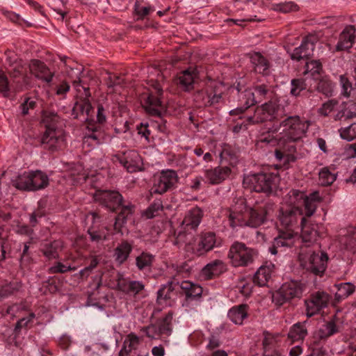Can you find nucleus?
Returning a JSON list of instances; mask_svg holds the SVG:
<instances>
[{
  "instance_id": "1",
  "label": "nucleus",
  "mask_w": 356,
  "mask_h": 356,
  "mask_svg": "<svg viewBox=\"0 0 356 356\" xmlns=\"http://www.w3.org/2000/svg\"><path fill=\"white\" fill-rule=\"evenodd\" d=\"M310 125L308 120L300 118L298 115L289 116L282 121L278 127H273V132L278 133L279 148L275 151V158L283 163L289 164L296 160V146L293 143L303 138Z\"/></svg>"
},
{
  "instance_id": "2",
  "label": "nucleus",
  "mask_w": 356,
  "mask_h": 356,
  "mask_svg": "<svg viewBox=\"0 0 356 356\" xmlns=\"http://www.w3.org/2000/svg\"><path fill=\"white\" fill-rule=\"evenodd\" d=\"M271 207L268 204L250 207L245 198L239 197L234 200L226 215L233 229L238 227L257 228L266 222Z\"/></svg>"
},
{
  "instance_id": "3",
  "label": "nucleus",
  "mask_w": 356,
  "mask_h": 356,
  "mask_svg": "<svg viewBox=\"0 0 356 356\" xmlns=\"http://www.w3.org/2000/svg\"><path fill=\"white\" fill-rule=\"evenodd\" d=\"M42 122L46 131L42 138V144L45 148L56 150L64 144V133L58 127L59 117L54 113L44 112L42 115Z\"/></svg>"
},
{
  "instance_id": "4",
  "label": "nucleus",
  "mask_w": 356,
  "mask_h": 356,
  "mask_svg": "<svg viewBox=\"0 0 356 356\" xmlns=\"http://www.w3.org/2000/svg\"><path fill=\"white\" fill-rule=\"evenodd\" d=\"M298 258L300 265L315 275H321L327 268L328 256L325 252L319 254L312 248L300 247Z\"/></svg>"
},
{
  "instance_id": "5",
  "label": "nucleus",
  "mask_w": 356,
  "mask_h": 356,
  "mask_svg": "<svg viewBox=\"0 0 356 356\" xmlns=\"http://www.w3.org/2000/svg\"><path fill=\"white\" fill-rule=\"evenodd\" d=\"M279 177L273 173H259L249 175L243 179V186L258 193H270L279 182Z\"/></svg>"
},
{
  "instance_id": "6",
  "label": "nucleus",
  "mask_w": 356,
  "mask_h": 356,
  "mask_svg": "<svg viewBox=\"0 0 356 356\" xmlns=\"http://www.w3.org/2000/svg\"><path fill=\"white\" fill-rule=\"evenodd\" d=\"M287 195L289 204L288 207L302 209L304 207L307 217H310L315 213L317 208L316 202L321 200L318 192H314L307 196L302 191L291 190Z\"/></svg>"
},
{
  "instance_id": "7",
  "label": "nucleus",
  "mask_w": 356,
  "mask_h": 356,
  "mask_svg": "<svg viewBox=\"0 0 356 356\" xmlns=\"http://www.w3.org/2000/svg\"><path fill=\"white\" fill-rule=\"evenodd\" d=\"M202 211L198 207H193L186 213L177 229V236L175 244L186 242L185 238L188 235H192L193 232L196 231L202 220Z\"/></svg>"
},
{
  "instance_id": "8",
  "label": "nucleus",
  "mask_w": 356,
  "mask_h": 356,
  "mask_svg": "<svg viewBox=\"0 0 356 356\" xmlns=\"http://www.w3.org/2000/svg\"><path fill=\"white\" fill-rule=\"evenodd\" d=\"M256 252L241 242H234L230 247L228 258L234 267L247 266L252 264Z\"/></svg>"
},
{
  "instance_id": "9",
  "label": "nucleus",
  "mask_w": 356,
  "mask_h": 356,
  "mask_svg": "<svg viewBox=\"0 0 356 356\" xmlns=\"http://www.w3.org/2000/svg\"><path fill=\"white\" fill-rule=\"evenodd\" d=\"M222 239L218 237L214 232H208L202 233L198 241L191 245L186 244L187 251H191L196 256H202L216 247L220 246Z\"/></svg>"
},
{
  "instance_id": "10",
  "label": "nucleus",
  "mask_w": 356,
  "mask_h": 356,
  "mask_svg": "<svg viewBox=\"0 0 356 356\" xmlns=\"http://www.w3.org/2000/svg\"><path fill=\"white\" fill-rule=\"evenodd\" d=\"M179 179L177 173L172 170H162L154 177L153 184L149 190L150 194L162 195L172 188Z\"/></svg>"
},
{
  "instance_id": "11",
  "label": "nucleus",
  "mask_w": 356,
  "mask_h": 356,
  "mask_svg": "<svg viewBox=\"0 0 356 356\" xmlns=\"http://www.w3.org/2000/svg\"><path fill=\"white\" fill-rule=\"evenodd\" d=\"M302 293V289L300 284L294 281L286 282L282 286L273 293V302L281 306L295 298H300Z\"/></svg>"
},
{
  "instance_id": "12",
  "label": "nucleus",
  "mask_w": 356,
  "mask_h": 356,
  "mask_svg": "<svg viewBox=\"0 0 356 356\" xmlns=\"http://www.w3.org/2000/svg\"><path fill=\"white\" fill-rule=\"evenodd\" d=\"M151 88H149V93L143 97L145 107L148 113L153 115H159L162 109V104L160 97L162 95L163 90L157 81L151 80Z\"/></svg>"
},
{
  "instance_id": "13",
  "label": "nucleus",
  "mask_w": 356,
  "mask_h": 356,
  "mask_svg": "<svg viewBox=\"0 0 356 356\" xmlns=\"http://www.w3.org/2000/svg\"><path fill=\"white\" fill-rule=\"evenodd\" d=\"M278 104L275 101H269L257 107L252 116L247 118L249 124H254L268 120H272L276 117Z\"/></svg>"
},
{
  "instance_id": "14",
  "label": "nucleus",
  "mask_w": 356,
  "mask_h": 356,
  "mask_svg": "<svg viewBox=\"0 0 356 356\" xmlns=\"http://www.w3.org/2000/svg\"><path fill=\"white\" fill-rule=\"evenodd\" d=\"M94 198L95 201L112 211L118 209L123 201L121 194L115 191H97Z\"/></svg>"
},
{
  "instance_id": "15",
  "label": "nucleus",
  "mask_w": 356,
  "mask_h": 356,
  "mask_svg": "<svg viewBox=\"0 0 356 356\" xmlns=\"http://www.w3.org/2000/svg\"><path fill=\"white\" fill-rule=\"evenodd\" d=\"M114 162L119 161L128 172H134L141 169L142 159L136 150H129L122 155H115L113 158Z\"/></svg>"
},
{
  "instance_id": "16",
  "label": "nucleus",
  "mask_w": 356,
  "mask_h": 356,
  "mask_svg": "<svg viewBox=\"0 0 356 356\" xmlns=\"http://www.w3.org/2000/svg\"><path fill=\"white\" fill-rule=\"evenodd\" d=\"M330 296L323 291H318L312 295L309 300L305 301L307 316L311 317L318 314L327 306Z\"/></svg>"
},
{
  "instance_id": "17",
  "label": "nucleus",
  "mask_w": 356,
  "mask_h": 356,
  "mask_svg": "<svg viewBox=\"0 0 356 356\" xmlns=\"http://www.w3.org/2000/svg\"><path fill=\"white\" fill-rule=\"evenodd\" d=\"M298 236L291 229L286 231H280L279 234L274 238L269 251L272 254H276L280 248H289L294 245Z\"/></svg>"
},
{
  "instance_id": "18",
  "label": "nucleus",
  "mask_w": 356,
  "mask_h": 356,
  "mask_svg": "<svg viewBox=\"0 0 356 356\" xmlns=\"http://www.w3.org/2000/svg\"><path fill=\"white\" fill-rule=\"evenodd\" d=\"M221 99V93L216 92L212 87H207L197 92L194 95V100L200 107L214 105L219 103Z\"/></svg>"
},
{
  "instance_id": "19",
  "label": "nucleus",
  "mask_w": 356,
  "mask_h": 356,
  "mask_svg": "<svg viewBox=\"0 0 356 356\" xmlns=\"http://www.w3.org/2000/svg\"><path fill=\"white\" fill-rule=\"evenodd\" d=\"M303 214L302 209H293L291 207H282L280 210L279 220L280 224L291 229L297 224L299 217Z\"/></svg>"
},
{
  "instance_id": "20",
  "label": "nucleus",
  "mask_w": 356,
  "mask_h": 356,
  "mask_svg": "<svg viewBox=\"0 0 356 356\" xmlns=\"http://www.w3.org/2000/svg\"><path fill=\"white\" fill-rule=\"evenodd\" d=\"M30 72L38 79L49 83L53 79L54 73L42 62L38 60H31L29 64Z\"/></svg>"
},
{
  "instance_id": "21",
  "label": "nucleus",
  "mask_w": 356,
  "mask_h": 356,
  "mask_svg": "<svg viewBox=\"0 0 356 356\" xmlns=\"http://www.w3.org/2000/svg\"><path fill=\"white\" fill-rule=\"evenodd\" d=\"M355 32L356 29L354 26H346L339 35L336 51H341L351 48L355 42Z\"/></svg>"
},
{
  "instance_id": "22",
  "label": "nucleus",
  "mask_w": 356,
  "mask_h": 356,
  "mask_svg": "<svg viewBox=\"0 0 356 356\" xmlns=\"http://www.w3.org/2000/svg\"><path fill=\"white\" fill-rule=\"evenodd\" d=\"M227 270V265L220 259H216L207 264L201 270V277L205 280H211L220 275Z\"/></svg>"
},
{
  "instance_id": "23",
  "label": "nucleus",
  "mask_w": 356,
  "mask_h": 356,
  "mask_svg": "<svg viewBox=\"0 0 356 356\" xmlns=\"http://www.w3.org/2000/svg\"><path fill=\"white\" fill-rule=\"evenodd\" d=\"M314 47V43L309 38H306L299 47L293 49L291 54V58L297 61L307 60L313 55Z\"/></svg>"
},
{
  "instance_id": "24",
  "label": "nucleus",
  "mask_w": 356,
  "mask_h": 356,
  "mask_svg": "<svg viewBox=\"0 0 356 356\" xmlns=\"http://www.w3.org/2000/svg\"><path fill=\"white\" fill-rule=\"evenodd\" d=\"M231 173L229 167H216L207 169L204 171V177L211 184H218L226 179Z\"/></svg>"
},
{
  "instance_id": "25",
  "label": "nucleus",
  "mask_w": 356,
  "mask_h": 356,
  "mask_svg": "<svg viewBox=\"0 0 356 356\" xmlns=\"http://www.w3.org/2000/svg\"><path fill=\"white\" fill-rule=\"evenodd\" d=\"M118 209L120 212L115 218L114 227L115 230L120 232L127 222L132 218L135 211V207L130 203L127 204L122 203Z\"/></svg>"
},
{
  "instance_id": "26",
  "label": "nucleus",
  "mask_w": 356,
  "mask_h": 356,
  "mask_svg": "<svg viewBox=\"0 0 356 356\" xmlns=\"http://www.w3.org/2000/svg\"><path fill=\"white\" fill-rule=\"evenodd\" d=\"M92 111V106L89 100L84 97L77 101L72 108V115L75 119L87 120Z\"/></svg>"
},
{
  "instance_id": "27",
  "label": "nucleus",
  "mask_w": 356,
  "mask_h": 356,
  "mask_svg": "<svg viewBox=\"0 0 356 356\" xmlns=\"http://www.w3.org/2000/svg\"><path fill=\"white\" fill-rule=\"evenodd\" d=\"M92 111V106L89 100L84 97L77 101L72 108V115L75 119L87 120Z\"/></svg>"
},
{
  "instance_id": "28",
  "label": "nucleus",
  "mask_w": 356,
  "mask_h": 356,
  "mask_svg": "<svg viewBox=\"0 0 356 356\" xmlns=\"http://www.w3.org/2000/svg\"><path fill=\"white\" fill-rule=\"evenodd\" d=\"M176 286H177V283L174 281L168 282L166 284L163 285L158 291L157 302L159 304L170 305L171 302L170 300H171L174 296V291L175 290Z\"/></svg>"
},
{
  "instance_id": "29",
  "label": "nucleus",
  "mask_w": 356,
  "mask_h": 356,
  "mask_svg": "<svg viewBox=\"0 0 356 356\" xmlns=\"http://www.w3.org/2000/svg\"><path fill=\"white\" fill-rule=\"evenodd\" d=\"M177 285L181 289L186 298L195 299L202 296V288L197 284L183 281L181 283L177 282Z\"/></svg>"
},
{
  "instance_id": "30",
  "label": "nucleus",
  "mask_w": 356,
  "mask_h": 356,
  "mask_svg": "<svg viewBox=\"0 0 356 356\" xmlns=\"http://www.w3.org/2000/svg\"><path fill=\"white\" fill-rule=\"evenodd\" d=\"M306 219L305 217L301 218V229H302V240L303 245L301 247L306 248H312L311 245L314 243L317 238V232L314 229H311L305 225Z\"/></svg>"
},
{
  "instance_id": "31",
  "label": "nucleus",
  "mask_w": 356,
  "mask_h": 356,
  "mask_svg": "<svg viewBox=\"0 0 356 356\" xmlns=\"http://www.w3.org/2000/svg\"><path fill=\"white\" fill-rule=\"evenodd\" d=\"M248 306L240 305L231 308L228 312L229 318L235 324L241 325L248 317Z\"/></svg>"
},
{
  "instance_id": "32",
  "label": "nucleus",
  "mask_w": 356,
  "mask_h": 356,
  "mask_svg": "<svg viewBox=\"0 0 356 356\" xmlns=\"http://www.w3.org/2000/svg\"><path fill=\"white\" fill-rule=\"evenodd\" d=\"M197 77V72L195 70L188 69L179 75V84L184 90H190L193 88L195 79Z\"/></svg>"
},
{
  "instance_id": "33",
  "label": "nucleus",
  "mask_w": 356,
  "mask_h": 356,
  "mask_svg": "<svg viewBox=\"0 0 356 356\" xmlns=\"http://www.w3.org/2000/svg\"><path fill=\"white\" fill-rule=\"evenodd\" d=\"M31 191L45 188L49 184L47 175L40 170L30 171Z\"/></svg>"
},
{
  "instance_id": "34",
  "label": "nucleus",
  "mask_w": 356,
  "mask_h": 356,
  "mask_svg": "<svg viewBox=\"0 0 356 356\" xmlns=\"http://www.w3.org/2000/svg\"><path fill=\"white\" fill-rule=\"evenodd\" d=\"M250 61L256 72L266 74L270 67L268 60L260 53L254 52L250 56Z\"/></svg>"
},
{
  "instance_id": "35",
  "label": "nucleus",
  "mask_w": 356,
  "mask_h": 356,
  "mask_svg": "<svg viewBox=\"0 0 356 356\" xmlns=\"http://www.w3.org/2000/svg\"><path fill=\"white\" fill-rule=\"evenodd\" d=\"M305 323H297L291 327L288 337L292 342L302 341L307 335Z\"/></svg>"
},
{
  "instance_id": "36",
  "label": "nucleus",
  "mask_w": 356,
  "mask_h": 356,
  "mask_svg": "<svg viewBox=\"0 0 356 356\" xmlns=\"http://www.w3.org/2000/svg\"><path fill=\"white\" fill-rule=\"evenodd\" d=\"M118 286L122 291L134 295L144 289V284L140 281H119Z\"/></svg>"
},
{
  "instance_id": "37",
  "label": "nucleus",
  "mask_w": 356,
  "mask_h": 356,
  "mask_svg": "<svg viewBox=\"0 0 356 356\" xmlns=\"http://www.w3.org/2000/svg\"><path fill=\"white\" fill-rule=\"evenodd\" d=\"M272 268L268 266H261L254 276V283L259 286H266L271 277Z\"/></svg>"
},
{
  "instance_id": "38",
  "label": "nucleus",
  "mask_w": 356,
  "mask_h": 356,
  "mask_svg": "<svg viewBox=\"0 0 356 356\" xmlns=\"http://www.w3.org/2000/svg\"><path fill=\"white\" fill-rule=\"evenodd\" d=\"M132 250L131 245L127 241H123L119 244L115 250V261L120 264H123L129 257Z\"/></svg>"
},
{
  "instance_id": "39",
  "label": "nucleus",
  "mask_w": 356,
  "mask_h": 356,
  "mask_svg": "<svg viewBox=\"0 0 356 356\" xmlns=\"http://www.w3.org/2000/svg\"><path fill=\"white\" fill-rule=\"evenodd\" d=\"M62 248V243L59 241H54L52 243H47L41 249L44 256L49 260L59 257L58 250Z\"/></svg>"
},
{
  "instance_id": "40",
  "label": "nucleus",
  "mask_w": 356,
  "mask_h": 356,
  "mask_svg": "<svg viewBox=\"0 0 356 356\" xmlns=\"http://www.w3.org/2000/svg\"><path fill=\"white\" fill-rule=\"evenodd\" d=\"M12 183L19 190L31 191L30 171L19 175L12 180Z\"/></svg>"
},
{
  "instance_id": "41",
  "label": "nucleus",
  "mask_w": 356,
  "mask_h": 356,
  "mask_svg": "<svg viewBox=\"0 0 356 356\" xmlns=\"http://www.w3.org/2000/svg\"><path fill=\"white\" fill-rule=\"evenodd\" d=\"M139 343V338L134 334H129L125 339L123 346L119 353V356H126L133 350L136 349Z\"/></svg>"
},
{
  "instance_id": "42",
  "label": "nucleus",
  "mask_w": 356,
  "mask_h": 356,
  "mask_svg": "<svg viewBox=\"0 0 356 356\" xmlns=\"http://www.w3.org/2000/svg\"><path fill=\"white\" fill-rule=\"evenodd\" d=\"M334 287L337 289V292L335 294L337 300L346 298L353 294L355 290V286L350 282L337 284L334 285Z\"/></svg>"
},
{
  "instance_id": "43",
  "label": "nucleus",
  "mask_w": 356,
  "mask_h": 356,
  "mask_svg": "<svg viewBox=\"0 0 356 356\" xmlns=\"http://www.w3.org/2000/svg\"><path fill=\"white\" fill-rule=\"evenodd\" d=\"M155 259L154 255L143 252L140 255L136 258V264L140 270L145 268H150Z\"/></svg>"
},
{
  "instance_id": "44",
  "label": "nucleus",
  "mask_w": 356,
  "mask_h": 356,
  "mask_svg": "<svg viewBox=\"0 0 356 356\" xmlns=\"http://www.w3.org/2000/svg\"><path fill=\"white\" fill-rule=\"evenodd\" d=\"M173 314L168 312L163 318L159 321L156 324L161 335H170L172 332V321Z\"/></svg>"
},
{
  "instance_id": "45",
  "label": "nucleus",
  "mask_w": 356,
  "mask_h": 356,
  "mask_svg": "<svg viewBox=\"0 0 356 356\" xmlns=\"http://www.w3.org/2000/svg\"><path fill=\"white\" fill-rule=\"evenodd\" d=\"M317 90L325 96H331L334 90V84L327 77L322 78L318 83Z\"/></svg>"
},
{
  "instance_id": "46",
  "label": "nucleus",
  "mask_w": 356,
  "mask_h": 356,
  "mask_svg": "<svg viewBox=\"0 0 356 356\" xmlns=\"http://www.w3.org/2000/svg\"><path fill=\"white\" fill-rule=\"evenodd\" d=\"M257 102H261L265 99L270 97L273 92L264 84L257 85L253 88Z\"/></svg>"
},
{
  "instance_id": "47",
  "label": "nucleus",
  "mask_w": 356,
  "mask_h": 356,
  "mask_svg": "<svg viewBox=\"0 0 356 356\" xmlns=\"http://www.w3.org/2000/svg\"><path fill=\"white\" fill-rule=\"evenodd\" d=\"M21 288L19 282H10L5 285L0 286V299L8 297Z\"/></svg>"
},
{
  "instance_id": "48",
  "label": "nucleus",
  "mask_w": 356,
  "mask_h": 356,
  "mask_svg": "<svg viewBox=\"0 0 356 356\" xmlns=\"http://www.w3.org/2000/svg\"><path fill=\"white\" fill-rule=\"evenodd\" d=\"M305 74H310L316 79V75H319L322 72V65L319 60H313L306 63Z\"/></svg>"
},
{
  "instance_id": "49",
  "label": "nucleus",
  "mask_w": 356,
  "mask_h": 356,
  "mask_svg": "<svg viewBox=\"0 0 356 356\" xmlns=\"http://www.w3.org/2000/svg\"><path fill=\"white\" fill-rule=\"evenodd\" d=\"M240 97L242 98L241 101L244 102V106L247 109L257 103L255 93L252 88L246 89L241 94Z\"/></svg>"
},
{
  "instance_id": "50",
  "label": "nucleus",
  "mask_w": 356,
  "mask_h": 356,
  "mask_svg": "<svg viewBox=\"0 0 356 356\" xmlns=\"http://www.w3.org/2000/svg\"><path fill=\"white\" fill-rule=\"evenodd\" d=\"M336 179V175L327 168H323L319 172V181L323 186H329Z\"/></svg>"
},
{
  "instance_id": "51",
  "label": "nucleus",
  "mask_w": 356,
  "mask_h": 356,
  "mask_svg": "<svg viewBox=\"0 0 356 356\" xmlns=\"http://www.w3.org/2000/svg\"><path fill=\"white\" fill-rule=\"evenodd\" d=\"M340 136L343 139L348 141L353 140L356 138V122L350 126L339 129Z\"/></svg>"
},
{
  "instance_id": "52",
  "label": "nucleus",
  "mask_w": 356,
  "mask_h": 356,
  "mask_svg": "<svg viewBox=\"0 0 356 356\" xmlns=\"http://www.w3.org/2000/svg\"><path fill=\"white\" fill-rule=\"evenodd\" d=\"M28 307L25 303L15 304L7 309V313L13 317H19L21 314L27 311Z\"/></svg>"
},
{
  "instance_id": "53",
  "label": "nucleus",
  "mask_w": 356,
  "mask_h": 356,
  "mask_svg": "<svg viewBox=\"0 0 356 356\" xmlns=\"http://www.w3.org/2000/svg\"><path fill=\"white\" fill-rule=\"evenodd\" d=\"M75 270H76V266H66L61 262H57L54 266L49 268L48 273L50 274L65 273Z\"/></svg>"
},
{
  "instance_id": "54",
  "label": "nucleus",
  "mask_w": 356,
  "mask_h": 356,
  "mask_svg": "<svg viewBox=\"0 0 356 356\" xmlns=\"http://www.w3.org/2000/svg\"><path fill=\"white\" fill-rule=\"evenodd\" d=\"M135 12L138 19H143L147 15H148L150 13L154 11V8L151 6H143L140 5V2L137 1L135 3Z\"/></svg>"
},
{
  "instance_id": "55",
  "label": "nucleus",
  "mask_w": 356,
  "mask_h": 356,
  "mask_svg": "<svg viewBox=\"0 0 356 356\" xmlns=\"http://www.w3.org/2000/svg\"><path fill=\"white\" fill-rule=\"evenodd\" d=\"M274 9L275 10L287 13L298 10V6L293 2H285L274 5Z\"/></svg>"
},
{
  "instance_id": "56",
  "label": "nucleus",
  "mask_w": 356,
  "mask_h": 356,
  "mask_svg": "<svg viewBox=\"0 0 356 356\" xmlns=\"http://www.w3.org/2000/svg\"><path fill=\"white\" fill-rule=\"evenodd\" d=\"M305 89L306 84L302 79H293L291 81V94L292 95L298 96Z\"/></svg>"
},
{
  "instance_id": "57",
  "label": "nucleus",
  "mask_w": 356,
  "mask_h": 356,
  "mask_svg": "<svg viewBox=\"0 0 356 356\" xmlns=\"http://www.w3.org/2000/svg\"><path fill=\"white\" fill-rule=\"evenodd\" d=\"M103 139V135L101 132L95 130L91 134L86 136L83 138L84 144L88 143L92 145L99 144Z\"/></svg>"
},
{
  "instance_id": "58",
  "label": "nucleus",
  "mask_w": 356,
  "mask_h": 356,
  "mask_svg": "<svg viewBox=\"0 0 356 356\" xmlns=\"http://www.w3.org/2000/svg\"><path fill=\"white\" fill-rule=\"evenodd\" d=\"M340 85L341 87V94L344 97H349L350 95V92L353 90V86L351 82L348 80V79L346 76V75H341L339 77Z\"/></svg>"
},
{
  "instance_id": "59",
  "label": "nucleus",
  "mask_w": 356,
  "mask_h": 356,
  "mask_svg": "<svg viewBox=\"0 0 356 356\" xmlns=\"http://www.w3.org/2000/svg\"><path fill=\"white\" fill-rule=\"evenodd\" d=\"M320 331L322 334V337H327L337 333L338 330L334 322L330 321L323 325Z\"/></svg>"
},
{
  "instance_id": "60",
  "label": "nucleus",
  "mask_w": 356,
  "mask_h": 356,
  "mask_svg": "<svg viewBox=\"0 0 356 356\" xmlns=\"http://www.w3.org/2000/svg\"><path fill=\"white\" fill-rule=\"evenodd\" d=\"M337 104V102L336 100H328L318 108V112L321 115L327 116L331 112L334 111Z\"/></svg>"
},
{
  "instance_id": "61",
  "label": "nucleus",
  "mask_w": 356,
  "mask_h": 356,
  "mask_svg": "<svg viewBox=\"0 0 356 356\" xmlns=\"http://www.w3.org/2000/svg\"><path fill=\"white\" fill-rule=\"evenodd\" d=\"M141 331L145 332L146 336L152 339H158L161 336L156 323L143 327Z\"/></svg>"
},
{
  "instance_id": "62",
  "label": "nucleus",
  "mask_w": 356,
  "mask_h": 356,
  "mask_svg": "<svg viewBox=\"0 0 356 356\" xmlns=\"http://www.w3.org/2000/svg\"><path fill=\"white\" fill-rule=\"evenodd\" d=\"M10 91V86L8 79L5 73L0 70V93L4 97H8Z\"/></svg>"
},
{
  "instance_id": "63",
  "label": "nucleus",
  "mask_w": 356,
  "mask_h": 356,
  "mask_svg": "<svg viewBox=\"0 0 356 356\" xmlns=\"http://www.w3.org/2000/svg\"><path fill=\"white\" fill-rule=\"evenodd\" d=\"M163 209V204L160 200L152 204L146 211V216L148 218H152L157 216L159 212Z\"/></svg>"
},
{
  "instance_id": "64",
  "label": "nucleus",
  "mask_w": 356,
  "mask_h": 356,
  "mask_svg": "<svg viewBox=\"0 0 356 356\" xmlns=\"http://www.w3.org/2000/svg\"><path fill=\"white\" fill-rule=\"evenodd\" d=\"M36 106V102L30 97H28L20 105V109L23 115H28L29 110H33Z\"/></svg>"
}]
</instances>
